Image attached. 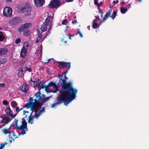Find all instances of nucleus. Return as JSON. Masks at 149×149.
I'll list each match as a JSON object with an SVG mask.
<instances>
[{
	"label": "nucleus",
	"instance_id": "nucleus-1",
	"mask_svg": "<svg viewBox=\"0 0 149 149\" xmlns=\"http://www.w3.org/2000/svg\"><path fill=\"white\" fill-rule=\"evenodd\" d=\"M64 76L65 79L62 80V82H61L60 84L62 89L60 90L59 92H61L63 94L64 93L75 99L78 90L76 88H74L72 82H66L68 78L66 75Z\"/></svg>",
	"mask_w": 149,
	"mask_h": 149
},
{
	"label": "nucleus",
	"instance_id": "nucleus-2",
	"mask_svg": "<svg viewBox=\"0 0 149 149\" xmlns=\"http://www.w3.org/2000/svg\"><path fill=\"white\" fill-rule=\"evenodd\" d=\"M60 94L56 98L57 102L53 103L51 104L52 107H55L57 104H60L63 103L66 106L70 103L75 98L67 95L61 92H59Z\"/></svg>",
	"mask_w": 149,
	"mask_h": 149
},
{
	"label": "nucleus",
	"instance_id": "nucleus-3",
	"mask_svg": "<svg viewBox=\"0 0 149 149\" xmlns=\"http://www.w3.org/2000/svg\"><path fill=\"white\" fill-rule=\"evenodd\" d=\"M33 98L30 97L29 99V102L25 105L24 107L27 109L30 108L31 110L33 111H36L40 105V102L36 98L34 99V102H33Z\"/></svg>",
	"mask_w": 149,
	"mask_h": 149
},
{
	"label": "nucleus",
	"instance_id": "nucleus-4",
	"mask_svg": "<svg viewBox=\"0 0 149 149\" xmlns=\"http://www.w3.org/2000/svg\"><path fill=\"white\" fill-rule=\"evenodd\" d=\"M47 30V26L46 25H42L40 28V30H38V37L36 41V43L39 42H42L44 39L46 38L47 36L46 35V32H45Z\"/></svg>",
	"mask_w": 149,
	"mask_h": 149
},
{
	"label": "nucleus",
	"instance_id": "nucleus-5",
	"mask_svg": "<svg viewBox=\"0 0 149 149\" xmlns=\"http://www.w3.org/2000/svg\"><path fill=\"white\" fill-rule=\"evenodd\" d=\"M18 120L15 119V122L16 126L15 128L17 129H19L22 130V132L19 133V135L21 134L23 135L25 134L26 131L28 130V129L27 128V123L26 121V120L24 118H22V125L20 126L17 125Z\"/></svg>",
	"mask_w": 149,
	"mask_h": 149
},
{
	"label": "nucleus",
	"instance_id": "nucleus-6",
	"mask_svg": "<svg viewBox=\"0 0 149 149\" xmlns=\"http://www.w3.org/2000/svg\"><path fill=\"white\" fill-rule=\"evenodd\" d=\"M111 10H110L107 12L104 15L102 20V22H104L110 17L113 19H114L117 15V11L114 10L113 13V14L111 15Z\"/></svg>",
	"mask_w": 149,
	"mask_h": 149
},
{
	"label": "nucleus",
	"instance_id": "nucleus-7",
	"mask_svg": "<svg viewBox=\"0 0 149 149\" xmlns=\"http://www.w3.org/2000/svg\"><path fill=\"white\" fill-rule=\"evenodd\" d=\"M40 105L37 108V110L36 111H33L35 112L34 117L38 119L39 117V116L42 115L43 112L45 111V108L44 107H42V109L40 111V112L38 113H37L38 111H39L40 109L41 108L42 104L40 102Z\"/></svg>",
	"mask_w": 149,
	"mask_h": 149
},
{
	"label": "nucleus",
	"instance_id": "nucleus-8",
	"mask_svg": "<svg viewBox=\"0 0 149 149\" xmlns=\"http://www.w3.org/2000/svg\"><path fill=\"white\" fill-rule=\"evenodd\" d=\"M12 9L9 7H6L3 9V15L6 17L12 16Z\"/></svg>",
	"mask_w": 149,
	"mask_h": 149
},
{
	"label": "nucleus",
	"instance_id": "nucleus-9",
	"mask_svg": "<svg viewBox=\"0 0 149 149\" xmlns=\"http://www.w3.org/2000/svg\"><path fill=\"white\" fill-rule=\"evenodd\" d=\"M70 62L66 63L64 62H58V66L60 69L68 68L69 69L70 67Z\"/></svg>",
	"mask_w": 149,
	"mask_h": 149
},
{
	"label": "nucleus",
	"instance_id": "nucleus-10",
	"mask_svg": "<svg viewBox=\"0 0 149 149\" xmlns=\"http://www.w3.org/2000/svg\"><path fill=\"white\" fill-rule=\"evenodd\" d=\"M0 117L2 118V120H0L1 123H4V125L7 124L10 121L9 117L6 115H2L0 116Z\"/></svg>",
	"mask_w": 149,
	"mask_h": 149
},
{
	"label": "nucleus",
	"instance_id": "nucleus-11",
	"mask_svg": "<svg viewBox=\"0 0 149 149\" xmlns=\"http://www.w3.org/2000/svg\"><path fill=\"white\" fill-rule=\"evenodd\" d=\"M60 1L59 0H53L50 2L49 4V6L51 8L56 7L59 5Z\"/></svg>",
	"mask_w": 149,
	"mask_h": 149
},
{
	"label": "nucleus",
	"instance_id": "nucleus-12",
	"mask_svg": "<svg viewBox=\"0 0 149 149\" xmlns=\"http://www.w3.org/2000/svg\"><path fill=\"white\" fill-rule=\"evenodd\" d=\"M35 5L37 7H42L44 4L45 0H34Z\"/></svg>",
	"mask_w": 149,
	"mask_h": 149
},
{
	"label": "nucleus",
	"instance_id": "nucleus-13",
	"mask_svg": "<svg viewBox=\"0 0 149 149\" xmlns=\"http://www.w3.org/2000/svg\"><path fill=\"white\" fill-rule=\"evenodd\" d=\"M5 111L6 113V115L9 116L13 118L15 117L17 115V114H15L14 115L13 114V111L11 110L10 107L6 109Z\"/></svg>",
	"mask_w": 149,
	"mask_h": 149
},
{
	"label": "nucleus",
	"instance_id": "nucleus-14",
	"mask_svg": "<svg viewBox=\"0 0 149 149\" xmlns=\"http://www.w3.org/2000/svg\"><path fill=\"white\" fill-rule=\"evenodd\" d=\"M27 51L24 46H23L20 52V56L22 58H25L27 56Z\"/></svg>",
	"mask_w": 149,
	"mask_h": 149
},
{
	"label": "nucleus",
	"instance_id": "nucleus-15",
	"mask_svg": "<svg viewBox=\"0 0 149 149\" xmlns=\"http://www.w3.org/2000/svg\"><path fill=\"white\" fill-rule=\"evenodd\" d=\"M21 10L24 13L25 16H27L30 14L31 10L29 8H22Z\"/></svg>",
	"mask_w": 149,
	"mask_h": 149
},
{
	"label": "nucleus",
	"instance_id": "nucleus-16",
	"mask_svg": "<svg viewBox=\"0 0 149 149\" xmlns=\"http://www.w3.org/2000/svg\"><path fill=\"white\" fill-rule=\"evenodd\" d=\"M31 111V112L29 116H28V123L32 124L34 123V118H35V117H34V115L32 116V115L33 111Z\"/></svg>",
	"mask_w": 149,
	"mask_h": 149
},
{
	"label": "nucleus",
	"instance_id": "nucleus-17",
	"mask_svg": "<svg viewBox=\"0 0 149 149\" xmlns=\"http://www.w3.org/2000/svg\"><path fill=\"white\" fill-rule=\"evenodd\" d=\"M8 52V49L6 48H0V56L6 55Z\"/></svg>",
	"mask_w": 149,
	"mask_h": 149
},
{
	"label": "nucleus",
	"instance_id": "nucleus-18",
	"mask_svg": "<svg viewBox=\"0 0 149 149\" xmlns=\"http://www.w3.org/2000/svg\"><path fill=\"white\" fill-rule=\"evenodd\" d=\"M1 132L4 134H8L9 136H10L12 133V132L9 130V129L6 128L3 129L1 130Z\"/></svg>",
	"mask_w": 149,
	"mask_h": 149
},
{
	"label": "nucleus",
	"instance_id": "nucleus-19",
	"mask_svg": "<svg viewBox=\"0 0 149 149\" xmlns=\"http://www.w3.org/2000/svg\"><path fill=\"white\" fill-rule=\"evenodd\" d=\"M28 89V85L25 84L22 85V87L20 88V90L24 92L25 93H26Z\"/></svg>",
	"mask_w": 149,
	"mask_h": 149
},
{
	"label": "nucleus",
	"instance_id": "nucleus-20",
	"mask_svg": "<svg viewBox=\"0 0 149 149\" xmlns=\"http://www.w3.org/2000/svg\"><path fill=\"white\" fill-rule=\"evenodd\" d=\"M97 20L96 19L93 20V22L92 27L94 29H97L99 27V25L97 23Z\"/></svg>",
	"mask_w": 149,
	"mask_h": 149
},
{
	"label": "nucleus",
	"instance_id": "nucleus-21",
	"mask_svg": "<svg viewBox=\"0 0 149 149\" xmlns=\"http://www.w3.org/2000/svg\"><path fill=\"white\" fill-rule=\"evenodd\" d=\"M19 23L18 19L17 18H14L11 20L10 23L13 25H16Z\"/></svg>",
	"mask_w": 149,
	"mask_h": 149
},
{
	"label": "nucleus",
	"instance_id": "nucleus-22",
	"mask_svg": "<svg viewBox=\"0 0 149 149\" xmlns=\"http://www.w3.org/2000/svg\"><path fill=\"white\" fill-rule=\"evenodd\" d=\"M26 30L25 27L22 24L21 25L18 29V31L19 33L24 31Z\"/></svg>",
	"mask_w": 149,
	"mask_h": 149
},
{
	"label": "nucleus",
	"instance_id": "nucleus-23",
	"mask_svg": "<svg viewBox=\"0 0 149 149\" xmlns=\"http://www.w3.org/2000/svg\"><path fill=\"white\" fill-rule=\"evenodd\" d=\"M51 17L50 16H48L45 19V22L42 24V25H46L47 26H48V24L49 22L50 21Z\"/></svg>",
	"mask_w": 149,
	"mask_h": 149
},
{
	"label": "nucleus",
	"instance_id": "nucleus-24",
	"mask_svg": "<svg viewBox=\"0 0 149 149\" xmlns=\"http://www.w3.org/2000/svg\"><path fill=\"white\" fill-rule=\"evenodd\" d=\"M98 0H94V3L95 5L97 6L98 8H99L100 7V6H102L103 3L101 1L100 2V3H99L98 2Z\"/></svg>",
	"mask_w": 149,
	"mask_h": 149
},
{
	"label": "nucleus",
	"instance_id": "nucleus-25",
	"mask_svg": "<svg viewBox=\"0 0 149 149\" xmlns=\"http://www.w3.org/2000/svg\"><path fill=\"white\" fill-rule=\"evenodd\" d=\"M17 103L15 101H12L11 102V107L13 108H15L17 107Z\"/></svg>",
	"mask_w": 149,
	"mask_h": 149
},
{
	"label": "nucleus",
	"instance_id": "nucleus-26",
	"mask_svg": "<svg viewBox=\"0 0 149 149\" xmlns=\"http://www.w3.org/2000/svg\"><path fill=\"white\" fill-rule=\"evenodd\" d=\"M23 25L25 27L26 29H27L32 26L31 24L30 23H26Z\"/></svg>",
	"mask_w": 149,
	"mask_h": 149
},
{
	"label": "nucleus",
	"instance_id": "nucleus-27",
	"mask_svg": "<svg viewBox=\"0 0 149 149\" xmlns=\"http://www.w3.org/2000/svg\"><path fill=\"white\" fill-rule=\"evenodd\" d=\"M30 31L29 30L26 29L23 33V35L26 36H28L30 35Z\"/></svg>",
	"mask_w": 149,
	"mask_h": 149
},
{
	"label": "nucleus",
	"instance_id": "nucleus-28",
	"mask_svg": "<svg viewBox=\"0 0 149 149\" xmlns=\"http://www.w3.org/2000/svg\"><path fill=\"white\" fill-rule=\"evenodd\" d=\"M120 10L122 14L125 13L127 10V8H124L123 7H121L120 8Z\"/></svg>",
	"mask_w": 149,
	"mask_h": 149
},
{
	"label": "nucleus",
	"instance_id": "nucleus-29",
	"mask_svg": "<svg viewBox=\"0 0 149 149\" xmlns=\"http://www.w3.org/2000/svg\"><path fill=\"white\" fill-rule=\"evenodd\" d=\"M5 38V37L3 36V33L0 31V41L2 42L3 41Z\"/></svg>",
	"mask_w": 149,
	"mask_h": 149
},
{
	"label": "nucleus",
	"instance_id": "nucleus-30",
	"mask_svg": "<svg viewBox=\"0 0 149 149\" xmlns=\"http://www.w3.org/2000/svg\"><path fill=\"white\" fill-rule=\"evenodd\" d=\"M40 95V91H39L37 93H35V96L36 98H40L41 97Z\"/></svg>",
	"mask_w": 149,
	"mask_h": 149
},
{
	"label": "nucleus",
	"instance_id": "nucleus-31",
	"mask_svg": "<svg viewBox=\"0 0 149 149\" xmlns=\"http://www.w3.org/2000/svg\"><path fill=\"white\" fill-rule=\"evenodd\" d=\"M24 65H23L20 67L19 69V72L23 73L25 71V69L24 68Z\"/></svg>",
	"mask_w": 149,
	"mask_h": 149
},
{
	"label": "nucleus",
	"instance_id": "nucleus-32",
	"mask_svg": "<svg viewBox=\"0 0 149 149\" xmlns=\"http://www.w3.org/2000/svg\"><path fill=\"white\" fill-rule=\"evenodd\" d=\"M42 97L41 96L40 98H38V99H37L39 102H40V100H42L43 101L45 97V95L44 94H42Z\"/></svg>",
	"mask_w": 149,
	"mask_h": 149
},
{
	"label": "nucleus",
	"instance_id": "nucleus-33",
	"mask_svg": "<svg viewBox=\"0 0 149 149\" xmlns=\"http://www.w3.org/2000/svg\"><path fill=\"white\" fill-rule=\"evenodd\" d=\"M24 67V68L25 69V71L27 70L29 72H31L32 71V69L31 68H28L25 65Z\"/></svg>",
	"mask_w": 149,
	"mask_h": 149
},
{
	"label": "nucleus",
	"instance_id": "nucleus-34",
	"mask_svg": "<svg viewBox=\"0 0 149 149\" xmlns=\"http://www.w3.org/2000/svg\"><path fill=\"white\" fill-rule=\"evenodd\" d=\"M0 60L1 64L5 63L7 61L5 58H0Z\"/></svg>",
	"mask_w": 149,
	"mask_h": 149
},
{
	"label": "nucleus",
	"instance_id": "nucleus-35",
	"mask_svg": "<svg viewBox=\"0 0 149 149\" xmlns=\"http://www.w3.org/2000/svg\"><path fill=\"white\" fill-rule=\"evenodd\" d=\"M45 85H44V84H43L41 85L40 86V85H38V89L39 91L42 88H45Z\"/></svg>",
	"mask_w": 149,
	"mask_h": 149
},
{
	"label": "nucleus",
	"instance_id": "nucleus-36",
	"mask_svg": "<svg viewBox=\"0 0 149 149\" xmlns=\"http://www.w3.org/2000/svg\"><path fill=\"white\" fill-rule=\"evenodd\" d=\"M36 83L37 84H38L39 85L40 84L41 81L40 80V79L38 78H37L36 79V80L35 81Z\"/></svg>",
	"mask_w": 149,
	"mask_h": 149
},
{
	"label": "nucleus",
	"instance_id": "nucleus-37",
	"mask_svg": "<svg viewBox=\"0 0 149 149\" xmlns=\"http://www.w3.org/2000/svg\"><path fill=\"white\" fill-rule=\"evenodd\" d=\"M52 26L51 25L49 26L48 31H47V32H46V36H47V35L49 34L50 33V31L52 29Z\"/></svg>",
	"mask_w": 149,
	"mask_h": 149
},
{
	"label": "nucleus",
	"instance_id": "nucleus-38",
	"mask_svg": "<svg viewBox=\"0 0 149 149\" xmlns=\"http://www.w3.org/2000/svg\"><path fill=\"white\" fill-rule=\"evenodd\" d=\"M98 9L99 10V13L100 14L101 17L102 16V10L101 9L100 7L98 8Z\"/></svg>",
	"mask_w": 149,
	"mask_h": 149
},
{
	"label": "nucleus",
	"instance_id": "nucleus-39",
	"mask_svg": "<svg viewBox=\"0 0 149 149\" xmlns=\"http://www.w3.org/2000/svg\"><path fill=\"white\" fill-rule=\"evenodd\" d=\"M55 83L54 82L52 81L49 82L48 84V85H49L50 87H52L54 85Z\"/></svg>",
	"mask_w": 149,
	"mask_h": 149
},
{
	"label": "nucleus",
	"instance_id": "nucleus-40",
	"mask_svg": "<svg viewBox=\"0 0 149 149\" xmlns=\"http://www.w3.org/2000/svg\"><path fill=\"white\" fill-rule=\"evenodd\" d=\"M68 20L66 19H65L63 21L62 23V24L63 25H65L67 23H68Z\"/></svg>",
	"mask_w": 149,
	"mask_h": 149
},
{
	"label": "nucleus",
	"instance_id": "nucleus-41",
	"mask_svg": "<svg viewBox=\"0 0 149 149\" xmlns=\"http://www.w3.org/2000/svg\"><path fill=\"white\" fill-rule=\"evenodd\" d=\"M63 74H62L61 75H58V77L59 79V81H62V80H63V79L62 78V77L63 76Z\"/></svg>",
	"mask_w": 149,
	"mask_h": 149
},
{
	"label": "nucleus",
	"instance_id": "nucleus-42",
	"mask_svg": "<svg viewBox=\"0 0 149 149\" xmlns=\"http://www.w3.org/2000/svg\"><path fill=\"white\" fill-rule=\"evenodd\" d=\"M78 34H79V35L80 36L81 38H82L83 37V36L81 33L80 32L79 29L77 32L76 34L77 35Z\"/></svg>",
	"mask_w": 149,
	"mask_h": 149
},
{
	"label": "nucleus",
	"instance_id": "nucleus-43",
	"mask_svg": "<svg viewBox=\"0 0 149 149\" xmlns=\"http://www.w3.org/2000/svg\"><path fill=\"white\" fill-rule=\"evenodd\" d=\"M21 41V39L20 38H18L15 40V43L16 44H18Z\"/></svg>",
	"mask_w": 149,
	"mask_h": 149
},
{
	"label": "nucleus",
	"instance_id": "nucleus-44",
	"mask_svg": "<svg viewBox=\"0 0 149 149\" xmlns=\"http://www.w3.org/2000/svg\"><path fill=\"white\" fill-rule=\"evenodd\" d=\"M3 104L5 105H7L8 104V102L6 100H3Z\"/></svg>",
	"mask_w": 149,
	"mask_h": 149
},
{
	"label": "nucleus",
	"instance_id": "nucleus-45",
	"mask_svg": "<svg viewBox=\"0 0 149 149\" xmlns=\"http://www.w3.org/2000/svg\"><path fill=\"white\" fill-rule=\"evenodd\" d=\"M5 146V144L2 143L0 145V149H2Z\"/></svg>",
	"mask_w": 149,
	"mask_h": 149
},
{
	"label": "nucleus",
	"instance_id": "nucleus-46",
	"mask_svg": "<svg viewBox=\"0 0 149 149\" xmlns=\"http://www.w3.org/2000/svg\"><path fill=\"white\" fill-rule=\"evenodd\" d=\"M54 88H55L56 90V91H58V86L57 85H56V84L55 83L54 85L53 86Z\"/></svg>",
	"mask_w": 149,
	"mask_h": 149
},
{
	"label": "nucleus",
	"instance_id": "nucleus-47",
	"mask_svg": "<svg viewBox=\"0 0 149 149\" xmlns=\"http://www.w3.org/2000/svg\"><path fill=\"white\" fill-rule=\"evenodd\" d=\"M44 68H45V66L44 65L42 66H39V70H44Z\"/></svg>",
	"mask_w": 149,
	"mask_h": 149
},
{
	"label": "nucleus",
	"instance_id": "nucleus-48",
	"mask_svg": "<svg viewBox=\"0 0 149 149\" xmlns=\"http://www.w3.org/2000/svg\"><path fill=\"white\" fill-rule=\"evenodd\" d=\"M50 98V97H45L43 101H44V102H45L48 100Z\"/></svg>",
	"mask_w": 149,
	"mask_h": 149
},
{
	"label": "nucleus",
	"instance_id": "nucleus-49",
	"mask_svg": "<svg viewBox=\"0 0 149 149\" xmlns=\"http://www.w3.org/2000/svg\"><path fill=\"white\" fill-rule=\"evenodd\" d=\"M119 2V1L118 0H117L116 1H114L113 2V3L114 4H117Z\"/></svg>",
	"mask_w": 149,
	"mask_h": 149
},
{
	"label": "nucleus",
	"instance_id": "nucleus-50",
	"mask_svg": "<svg viewBox=\"0 0 149 149\" xmlns=\"http://www.w3.org/2000/svg\"><path fill=\"white\" fill-rule=\"evenodd\" d=\"M16 111L17 112V114L18 113V112L20 111V110L19 109V108L18 107H16Z\"/></svg>",
	"mask_w": 149,
	"mask_h": 149
},
{
	"label": "nucleus",
	"instance_id": "nucleus-51",
	"mask_svg": "<svg viewBox=\"0 0 149 149\" xmlns=\"http://www.w3.org/2000/svg\"><path fill=\"white\" fill-rule=\"evenodd\" d=\"M66 35L67 36H69V39L70 40H71V37H73V36H72V35H70V33H69L68 34H67Z\"/></svg>",
	"mask_w": 149,
	"mask_h": 149
},
{
	"label": "nucleus",
	"instance_id": "nucleus-52",
	"mask_svg": "<svg viewBox=\"0 0 149 149\" xmlns=\"http://www.w3.org/2000/svg\"><path fill=\"white\" fill-rule=\"evenodd\" d=\"M5 86V84L4 83L0 84V87L3 88Z\"/></svg>",
	"mask_w": 149,
	"mask_h": 149
},
{
	"label": "nucleus",
	"instance_id": "nucleus-53",
	"mask_svg": "<svg viewBox=\"0 0 149 149\" xmlns=\"http://www.w3.org/2000/svg\"><path fill=\"white\" fill-rule=\"evenodd\" d=\"M24 45L25 46L26 48H27L29 47V44L27 43H25Z\"/></svg>",
	"mask_w": 149,
	"mask_h": 149
},
{
	"label": "nucleus",
	"instance_id": "nucleus-54",
	"mask_svg": "<svg viewBox=\"0 0 149 149\" xmlns=\"http://www.w3.org/2000/svg\"><path fill=\"white\" fill-rule=\"evenodd\" d=\"M54 60L53 58H50L49 59L47 60V62H44L45 63H47L48 62H49L50 60Z\"/></svg>",
	"mask_w": 149,
	"mask_h": 149
},
{
	"label": "nucleus",
	"instance_id": "nucleus-55",
	"mask_svg": "<svg viewBox=\"0 0 149 149\" xmlns=\"http://www.w3.org/2000/svg\"><path fill=\"white\" fill-rule=\"evenodd\" d=\"M29 113V112L28 111H24L23 114L24 115H25V114L26 113Z\"/></svg>",
	"mask_w": 149,
	"mask_h": 149
},
{
	"label": "nucleus",
	"instance_id": "nucleus-56",
	"mask_svg": "<svg viewBox=\"0 0 149 149\" xmlns=\"http://www.w3.org/2000/svg\"><path fill=\"white\" fill-rule=\"evenodd\" d=\"M77 23V21L76 20H74L72 21V23L73 24H75Z\"/></svg>",
	"mask_w": 149,
	"mask_h": 149
},
{
	"label": "nucleus",
	"instance_id": "nucleus-57",
	"mask_svg": "<svg viewBox=\"0 0 149 149\" xmlns=\"http://www.w3.org/2000/svg\"><path fill=\"white\" fill-rule=\"evenodd\" d=\"M65 1L67 2H72L74 0H65Z\"/></svg>",
	"mask_w": 149,
	"mask_h": 149
},
{
	"label": "nucleus",
	"instance_id": "nucleus-58",
	"mask_svg": "<svg viewBox=\"0 0 149 149\" xmlns=\"http://www.w3.org/2000/svg\"><path fill=\"white\" fill-rule=\"evenodd\" d=\"M49 87H50V86L48 85V84L46 86L45 85V89L48 88Z\"/></svg>",
	"mask_w": 149,
	"mask_h": 149
},
{
	"label": "nucleus",
	"instance_id": "nucleus-59",
	"mask_svg": "<svg viewBox=\"0 0 149 149\" xmlns=\"http://www.w3.org/2000/svg\"><path fill=\"white\" fill-rule=\"evenodd\" d=\"M68 70H67L66 71H65V72H64V73L63 74V75H64V76L66 75V74L68 73Z\"/></svg>",
	"mask_w": 149,
	"mask_h": 149
},
{
	"label": "nucleus",
	"instance_id": "nucleus-60",
	"mask_svg": "<svg viewBox=\"0 0 149 149\" xmlns=\"http://www.w3.org/2000/svg\"><path fill=\"white\" fill-rule=\"evenodd\" d=\"M14 123H15V122H14ZM15 125H15V123H14H14H12V124L11 125V126H12V127H14L15 126Z\"/></svg>",
	"mask_w": 149,
	"mask_h": 149
},
{
	"label": "nucleus",
	"instance_id": "nucleus-61",
	"mask_svg": "<svg viewBox=\"0 0 149 149\" xmlns=\"http://www.w3.org/2000/svg\"><path fill=\"white\" fill-rule=\"evenodd\" d=\"M7 2H12V0H6Z\"/></svg>",
	"mask_w": 149,
	"mask_h": 149
},
{
	"label": "nucleus",
	"instance_id": "nucleus-62",
	"mask_svg": "<svg viewBox=\"0 0 149 149\" xmlns=\"http://www.w3.org/2000/svg\"><path fill=\"white\" fill-rule=\"evenodd\" d=\"M11 127H12V126H11V125H10V127L9 128H8L7 129H9V130H10V129Z\"/></svg>",
	"mask_w": 149,
	"mask_h": 149
},
{
	"label": "nucleus",
	"instance_id": "nucleus-63",
	"mask_svg": "<svg viewBox=\"0 0 149 149\" xmlns=\"http://www.w3.org/2000/svg\"><path fill=\"white\" fill-rule=\"evenodd\" d=\"M32 82L34 84L36 83L35 81H32Z\"/></svg>",
	"mask_w": 149,
	"mask_h": 149
},
{
	"label": "nucleus",
	"instance_id": "nucleus-64",
	"mask_svg": "<svg viewBox=\"0 0 149 149\" xmlns=\"http://www.w3.org/2000/svg\"><path fill=\"white\" fill-rule=\"evenodd\" d=\"M67 41L66 40H65L64 41V43H65V44L66 43H67Z\"/></svg>",
	"mask_w": 149,
	"mask_h": 149
}]
</instances>
